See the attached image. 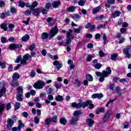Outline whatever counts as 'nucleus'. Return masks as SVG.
<instances>
[{"label": "nucleus", "mask_w": 131, "mask_h": 131, "mask_svg": "<svg viewBox=\"0 0 131 131\" xmlns=\"http://www.w3.org/2000/svg\"><path fill=\"white\" fill-rule=\"evenodd\" d=\"M47 99L48 100L46 99L45 103H46V104H50V103H51V101H53V100H54V96L52 95H48Z\"/></svg>", "instance_id": "nucleus-18"}, {"label": "nucleus", "mask_w": 131, "mask_h": 131, "mask_svg": "<svg viewBox=\"0 0 131 131\" xmlns=\"http://www.w3.org/2000/svg\"><path fill=\"white\" fill-rule=\"evenodd\" d=\"M12 78L13 80H18L20 78V76L19 74L15 73L12 76Z\"/></svg>", "instance_id": "nucleus-27"}, {"label": "nucleus", "mask_w": 131, "mask_h": 131, "mask_svg": "<svg viewBox=\"0 0 131 131\" xmlns=\"http://www.w3.org/2000/svg\"><path fill=\"white\" fill-rule=\"evenodd\" d=\"M35 71L34 70H32L31 72V73L30 74V76H31V77H34V76H35Z\"/></svg>", "instance_id": "nucleus-58"}, {"label": "nucleus", "mask_w": 131, "mask_h": 131, "mask_svg": "<svg viewBox=\"0 0 131 131\" xmlns=\"http://www.w3.org/2000/svg\"><path fill=\"white\" fill-rule=\"evenodd\" d=\"M111 114H112V111H111V110L106 112L102 119L103 122H108V121H109V119L110 118Z\"/></svg>", "instance_id": "nucleus-6"}, {"label": "nucleus", "mask_w": 131, "mask_h": 131, "mask_svg": "<svg viewBox=\"0 0 131 131\" xmlns=\"http://www.w3.org/2000/svg\"><path fill=\"white\" fill-rule=\"evenodd\" d=\"M71 33H72V30L69 29V31L67 33V38L74 39V36L72 35Z\"/></svg>", "instance_id": "nucleus-14"}, {"label": "nucleus", "mask_w": 131, "mask_h": 131, "mask_svg": "<svg viewBox=\"0 0 131 131\" xmlns=\"http://www.w3.org/2000/svg\"><path fill=\"white\" fill-rule=\"evenodd\" d=\"M103 97H104V95L102 93H100V94L95 93L92 95V98L93 99L97 98L98 99H102V98H103Z\"/></svg>", "instance_id": "nucleus-12"}, {"label": "nucleus", "mask_w": 131, "mask_h": 131, "mask_svg": "<svg viewBox=\"0 0 131 131\" xmlns=\"http://www.w3.org/2000/svg\"><path fill=\"white\" fill-rule=\"evenodd\" d=\"M21 60H22V56L19 55L17 57L15 63H20V62H21Z\"/></svg>", "instance_id": "nucleus-50"}, {"label": "nucleus", "mask_w": 131, "mask_h": 131, "mask_svg": "<svg viewBox=\"0 0 131 131\" xmlns=\"http://www.w3.org/2000/svg\"><path fill=\"white\" fill-rule=\"evenodd\" d=\"M30 37L29 36V35L26 34L21 38V40L24 42H26V41H28V40L30 39Z\"/></svg>", "instance_id": "nucleus-23"}, {"label": "nucleus", "mask_w": 131, "mask_h": 131, "mask_svg": "<svg viewBox=\"0 0 131 131\" xmlns=\"http://www.w3.org/2000/svg\"><path fill=\"white\" fill-rule=\"evenodd\" d=\"M10 12L11 13H16L17 12V9L15 8L14 7L12 6L11 7L10 9Z\"/></svg>", "instance_id": "nucleus-47"}, {"label": "nucleus", "mask_w": 131, "mask_h": 131, "mask_svg": "<svg viewBox=\"0 0 131 131\" xmlns=\"http://www.w3.org/2000/svg\"><path fill=\"white\" fill-rule=\"evenodd\" d=\"M6 92H7V90H6V88L5 87H3L0 89V98H2L4 94H6Z\"/></svg>", "instance_id": "nucleus-33"}, {"label": "nucleus", "mask_w": 131, "mask_h": 131, "mask_svg": "<svg viewBox=\"0 0 131 131\" xmlns=\"http://www.w3.org/2000/svg\"><path fill=\"white\" fill-rule=\"evenodd\" d=\"M112 16L113 18H116V17H119L120 16V11H116L113 14Z\"/></svg>", "instance_id": "nucleus-29"}, {"label": "nucleus", "mask_w": 131, "mask_h": 131, "mask_svg": "<svg viewBox=\"0 0 131 131\" xmlns=\"http://www.w3.org/2000/svg\"><path fill=\"white\" fill-rule=\"evenodd\" d=\"M58 32H59V30L58 29V28L57 27H54L52 28V30H51L49 32V34L50 35L49 37V39L51 40L54 36L55 35H57L58 34Z\"/></svg>", "instance_id": "nucleus-4"}, {"label": "nucleus", "mask_w": 131, "mask_h": 131, "mask_svg": "<svg viewBox=\"0 0 131 131\" xmlns=\"http://www.w3.org/2000/svg\"><path fill=\"white\" fill-rule=\"evenodd\" d=\"M98 110L99 112H101L102 113H105V112H106V111L105 110V108L104 107L99 108H98Z\"/></svg>", "instance_id": "nucleus-61"}, {"label": "nucleus", "mask_w": 131, "mask_h": 131, "mask_svg": "<svg viewBox=\"0 0 131 131\" xmlns=\"http://www.w3.org/2000/svg\"><path fill=\"white\" fill-rule=\"evenodd\" d=\"M101 9V6H98L97 7L93 9V14L96 15V14H98L99 12H100V10Z\"/></svg>", "instance_id": "nucleus-19"}, {"label": "nucleus", "mask_w": 131, "mask_h": 131, "mask_svg": "<svg viewBox=\"0 0 131 131\" xmlns=\"http://www.w3.org/2000/svg\"><path fill=\"white\" fill-rule=\"evenodd\" d=\"M52 6V4H51V3H46L45 7L46 9H50V8H51Z\"/></svg>", "instance_id": "nucleus-59"}, {"label": "nucleus", "mask_w": 131, "mask_h": 131, "mask_svg": "<svg viewBox=\"0 0 131 131\" xmlns=\"http://www.w3.org/2000/svg\"><path fill=\"white\" fill-rule=\"evenodd\" d=\"M111 68L110 67H108L105 69V71H103L102 73L100 72H97L95 73L96 75L97 76H98L99 77H101V76H104V77H107L108 75H110L111 74Z\"/></svg>", "instance_id": "nucleus-2"}, {"label": "nucleus", "mask_w": 131, "mask_h": 131, "mask_svg": "<svg viewBox=\"0 0 131 131\" xmlns=\"http://www.w3.org/2000/svg\"><path fill=\"white\" fill-rule=\"evenodd\" d=\"M79 119L78 117H73L70 121V124L72 125H76Z\"/></svg>", "instance_id": "nucleus-11"}, {"label": "nucleus", "mask_w": 131, "mask_h": 131, "mask_svg": "<svg viewBox=\"0 0 131 131\" xmlns=\"http://www.w3.org/2000/svg\"><path fill=\"white\" fill-rule=\"evenodd\" d=\"M92 59H93V56L91 55H88L86 58V61L91 62V61H92Z\"/></svg>", "instance_id": "nucleus-51"}, {"label": "nucleus", "mask_w": 131, "mask_h": 131, "mask_svg": "<svg viewBox=\"0 0 131 131\" xmlns=\"http://www.w3.org/2000/svg\"><path fill=\"white\" fill-rule=\"evenodd\" d=\"M75 9H76V7L70 6L68 8V11H69V13H73V12H75Z\"/></svg>", "instance_id": "nucleus-28"}, {"label": "nucleus", "mask_w": 131, "mask_h": 131, "mask_svg": "<svg viewBox=\"0 0 131 131\" xmlns=\"http://www.w3.org/2000/svg\"><path fill=\"white\" fill-rule=\"evenodd\" d=\"M18 94L23 95V88L21 86H18L17 88Z\"/></svg>", "instance_id": "nucleus-38"}, {"label": "nucleus", "mask_w": 131, "mask_h": 131, "mask_svg": "<svg viewBox=\"0 0 131 131\" xmlns=\"http://www.w3.org/2000/svg\"><path fill=\"white\" fill-rule=\"evenodd\" d=\"M68 65H70V69L71 70H72V69H74L75 64H74V62H73V60H72V59L69 60L68 61Z\"/></svg>", "instance_id": "nucleus-15"}, {"label": "nucleus", "mask_w": 131, "mask_h": 131, "mask_svg": "<svg viewBox=\"0 0 131 131\" xmlns=\"http://www.w3.org/2000/svg\"><path fill=\"white\" fill-rule=\"evenodd\" d=\"M17 49V44L12 43L9 45V49L11 51H14V50H16Z\"/></svg>", "instance_id": "nucleus-30"}, {"label": "nucleus", "mask_w": 131, "mask_h": 131, "mask_svg": "<svg viewBox=\"0 0 131 131\" xmlns=\"http://www.w3.org/2000/svg\"><path fill=\"white\" fill-rule=\"evenodd\" d=\"M7 129H8L9 130H11V129H12V126L14 125V121H13V120H12L10 118H8L7 119Z\"/></svg>", "instance_id": "nucleus-8"}, {"label": "nucleus", "mask_w": 131, "mask_h": 131, "mask_svg": "<svg viewBox=\"0 0 131 131\" xmlns=\"http://www.w3.org/2000/svg\"><path fill=\"white\" fill-rule=\"evenodd\" d=\"M130 50V46H128L126 48H125L123 50V53L125 55L126 57L128 58V59H130V54L129 53V50Z\"/></svg>", "instance_id": "nucleus-7"}, {"label": "nucleus", "mask_w": 131, "mask_h": 131, "mask_svg": "<svg viewBox=\"0 0 131 131\" xmlns=\"http://www.w3.org/2000/svg\"><path fill=\"white\" fill-rule=\"evenodd\" d=\"M11 86L13 88H16V86H19V82L17 80H12L11 83Z\"/></svg>", "instance_id": "nucleus-21"}, {"label": "nucleus", "mask_w": 131, "mask_h": 131, "mask_svg": "<svg viewBox=\"0 0 131 131\" xmlns=\"http://www.w3.org/2000/svg\"><path fill=\"white\" fill-rule=\"evenodd\" d=\"M102 38L103 40V45H106V43H107V36L105 34H103Z\"/></svg>", "instance_id": "nucleus-41"}, {"label": "nucleus", "mask_w": 131, "mask_h": 131, "mask_svg": "<svg viewBox=\"0 0 131 131\" xmlns=\"http://www.w3.org/2000/svg\"><path fill=\"white\" fill-rule=\"evenodd\" d=\"M54 66H56L57 71H59L62 67H63V64L58 60H55L53 62Z\"/></svg>", "instance_id": "nucleus-9"}, {"label": "nucleus", "mask_w": 131, "mask_h": 131, "mask_svg": "<svg viewBox=\"0 0 131 131\" xmlns=\"http://www.w3.org/2000/svg\"><path fill=\"white\" fill-rule=\"evenodd\" d=\"M116 94L117 95H119V93H120V88L119 86H117L116 87Z\"/></svg>", "instance_id": "nucleus-62"}, {"label": "nucleus", "mask_w": 131, "mask_h": 131, "mask_svg": "<svg viewBox=\"0 0 131 131\" xmlns=\"http://www.w3.org/2000/svg\"><path fill=\"white\" fill-rule=\"evenodd\" d=\"M80 83H81L80 81H79V80H76L74 82V84H75V85L78 86V88H79V86H80Z\"/></svg>", "instance_id": "nucleus-49"}, {"label": "nucleus", "mask_w": 131, "mask_h": 131, "mask_svg": "<svg viewBox=\"0 0 131 131\" xmlns=\"http://www.w3.org/2000/svg\"><path fill=\"white\" fill-rule=\"evenodd\" d=\"M32 13L33 15H34L36 17H38V16H39L40 13H41V9L40 8L34 9L32 11Z\"/></svg>", "instance_id": "nucleus-10"}, {"label": "nucleus", "mask_w": 131, "mask_h": 131, "mask_svg": "<svg viewBox=\"0 0 131 131\" xmlns=\"http://www.w3.org/2000/svg\"><path fill=\"white\" fill-rule=\"evenodd\" d=\"M124 128H128V126H129V124L127 122H125L123 124Z\"/></svg>", "instance_id": "nucleus-55"}, {"label": "nucleus", "mask_w": 131, "mask_h": 131, "mask_svg": "<svg viewBox=\"0 0 131 131\" xmlns=\"http://www.w3.org/2000/svg\"><path fill=\"white\" fill-rule=\"evenodd\" d=\"M45 122L46 125H50V124H51V122H52V119L47 118L45 119Z\"/></svg>", "instance_id": "nucleus-37"}, {"label": "nucleus", "mask_w": 131, "mask_h": 131, "mask_svg": "<svg viewBox=\"0 0 131 131\" xmlns=\"http://www.w3.org/2000/svg\"><path fill=\"white\" fill-rule=\"evenodd\" d=\"M61 5V1H54L52 3V6L53 8L54 9H57L59 8V6Z\"/></svg>", "instance_id": "nucleus-13"}, {"label": "nucleus", "mask_w": 131, "mask_h": 131, "mask_svg": "<svg viewBox=\"0 0 131 131\" xmlns=\"http://www.w3.org/2000/svg\"><path fill=\"white\" fill-rule=\"evenodd\" d=\"M55 100L57 102H62V101H64V98L61 95H58L55 97Z\"/></svg>", "instance_id": "nucleus-26"}, {"label": "nucleus", "mask_w": 131, "mask_h": 131, "mask_svg": "<svg viewBox=\"0 0 131 131\" xmlns=\"http://www.w3.org/2000/svg\"><path fill=\"white\" fill-rule=\"evenodd\" d=\"M85 3H86V0H79L78 2V5L80 6V7H83Z\"/></svg>", "instance_id": "nucleus-35"}, {"label": "nucleus", "mask_w": 131, "mask_h": 131, "mask_svg": "<svg viewBox=\"0 0 131 131\" xmlns=\"http://www.w3.org/2000/svg\"><path fill=\"white\" fill-rule=\"evenodd\" d=\"M41 38L43 40H47L49 38V34L47 32H43L41 35Z\"/></svg>", "instance_id": "nucleus-16"}, {"label": "nucleus", "mask_w": 131, "mask_h": 131, "mask_svg": "<svg viewBox=\"0 0 131 131\" xmlns=\"http://www.w3.org/2000/svg\"><path fill=\"white\" fill-rule=\"evenodd\" d=\"M38 3H37V2L35 1L33 3H32V5H31V9L32 10V9H34V8H36V6H38Z\"/></svg>", "instance_id": "nucleus-40"}, {"label": "nucleus", "mask_w": 131, "mask_h": 131, "mask_svg": "<svg viewBox=\"0 0 131 131\" xmlns=\"http://www.w3.org/2000/svg\"><path fill=\"white\" fill-rule=\"evenodd\" d=\"M88 126L90 127H92L93 125H94V124L95 123V121L93 120H92L91 119H87L86 120Z\"/></svg>", "instance_id": "nucleus-17"}, {"label": "nucleus", "mask_w": 131, "mask_h": 131, "mask_svg": "<svg viewBox=\"0 0 131 131\" xmlns=\"http://www.w3.org/2000/svg\"><path fill=\"white\" fill-rule=\"evenodd\" d=\"M34 121L36 124H38L39 123V118H38L37 117H35L34 118Z\"/></svg>", "instance_id": "nucleus-54"}, {"label": "nucleus", "mask_w": 131, "mask_h": 131, "mask_svg": "<svg viewBox=\"0 0 131 131\" xmlns=\"http://www.w3.org/2000/svg\"><path fill=\"white\" fill-rule=\"evenodd\" d=\"M54 86H55L57 90H59L62 88V84L60 83H55V84H54Z\"/></svg>", "instance_id": "nucleus-43"}, {"label": "nucleus", "mask_w": 131, "mask_h": 131, "mask_svg": "<svg viewBox=\"0 0 131 131\" xmlns=\"http://www.w3.org/2000/svg\"><path fill=\"white\" fill-rule=\"evenodd\" d=\"M71 18H72V19L74 20H77L78 19H80L81 16H79V14H74L73 15H72Z\"/></svg>", "instance_id": "nucleus-36"}, {"label": "nucleus", "mask_w": 131, "mask_h": 131, "mask_svg": "<svg viewBox=\"0 0 131 131\" xmlns=\"http://www.w3.org/2000/svg\"><path fill=\"white\" fill-rule=\"evenodd\" d=\"M93 101L92 100H88L85 102L81 103H78V104L75 102H73L72 103V106L73 107V108H76V109H80L81 107L83 108H85V107H88L89 106V104H90V103H92Z\"/></svg>", "instance_id": "nucleus-1"}, {"label": "nucleus", "mask_w": 131, "mask_h": 131, "mask_svg": "<svg viewBox=\"0 0 131 131\" xmlns=\"http://www.w3.org/2000/svg\"><path fill=\"white\" fill-rule=\"evenodd\" d=\"M24 124L22 123V121L21 120H19L18 121V126L17 127L18 128V131H20L21 128H23L24 127Z\"/></svg>", "instance_id": "nucleus-24"}, {"label": "nucleus", "mask_w": 131, "mask_h": 131, "mask_svg": "<svg viewBox=\"0 0 131 131\" xmlns=\"http://www.w3.org/2000/svg\"><path fill=\"white\" fill-rule=\"evenodd\" d=\"M34 49H35V44L33 43L29 46V49L30 51H31V52H32Z\"/></svg>", "instance_id": "nucleus-48"}, {"label": "nucleus", "mask_w": 131, "mask_h": 131, "mask_svg": "<svg viewBox=\"0 0 131 131\" xmlns=\"http://www.w3.org/2000/svg\"><path fill=\"white\" fill-rule=\"evenodd\" d=\"M81 30H82V26H79V28L78 29H74V32H75V33H77V34H78L79 33H80Z\"/></svg>", "instance_id": "nucleus-34"}, {"label": "nucleus", "mask_w": 131, "mask_h": 131, "mask_svg": "<svg viewBox=\"0 0 131 131\" xmlns=\"http://www.w3.org/2000/svg\"><path fill=\"white\" fill-rule=\"evenodd\" d=\"M94 67L96 69H100L102 67V64L101 63H96V64L94 65Z\"/></svg>", "instance_id": "nucleus-44"}, {"label": "nucleus", "mask_w": 131, "mask_h": 131, "mask_svg": "<svg viewBox=\"0 0 131 131\" xmlns=\"http://www.w3.org/2000/svg\"><path fill=\"white\" fill-rule=\"evenodd\" d=\"M99 80L100 82H103V81L105 80V76H101V77H100Z\"/></svg>", "instance_id": "nucleus-63"}, {"label": "nucleus", "mask_w": 131, "mask_h": 131, "mask_svg": "<svg viewBox=\"0 0 131 131\" xmlns=\"http://www.w3.org/2000/svg\"><path fill=\"white\" fill-rule=\"evenodd\" d=\"M118 57V55L117 53H115L111 56V59L112 61H116V59Z\"/></svg>", "instance_id": "nucleus-39"}, {"label": "nucleus", "mask_w": 131, "mask_h": 131, "mask_svg": "<svg viewBox=\"0 0 131 131\" xmlns=\"http://www.w3.org/2000/svg\"><path fill=\"white\" fill-rule=\"evenodd\" d=\"M6 108V104L0 102V115H3V111Z\"/></svg>", "instance_id": "nucleus-20"}, {"label": "nucleus", "mask_w": 131, "mask_h": 131, "mask_svg": "<svg viewBox=\"0 0 131 131\" xmlns=\"http://www.w3.org/2000/svg\"><path fill=\"white\" fill-rule=\"evenodd\" d=\"M41 12L43 15H47L48 14V10L46 9H41Z\"/></svg>", "instance_id": "nucleus-56"}, {"label": "nucleus", "mask_w": 131, "mask_h": 131, "mask_svg": "<svg viewBox=\"0 0 131 131\" xmlns=\"http://www.w3.org/2000/svg\"><path fill=\"white\" fill-rule=\"evenodd\" d=\"M57 118H58V117L57 116V115L53 116L51 119V121H52V122H54L55 123H56V122H57Z\"/></svg>", "instance_id": "nucleus-45"}, {"label": "nucleus", "mask_w": 131, "mask_h": 131, "mask_svg": "<svg viewBox=\"0 0 131 131\" xmlns=\"http://www.w3.org/2000/svg\"><path fill=\"white\" fill-rule=\"evenodd\" d=\"M1 42L3 43H6V42H7V38L5 37H2L1 38Z\"/></svg>", "instance_id": "nucleus-60"}, {"label": "nucleus", "mask_w": 131, "mask_h": 131, "mask_svg": "<svg viewBox=\"0 0 131 131\" xmlns=\"http://www.w3.org/2000/svg\"><path fill=\"white\" fill-rule=\"evenodd\" d=\"M17 101L22 102L23 101V94H18L16 97Z\"/></svg>", "instance_id": "nucleus-32"}, {"label": "nucleus", "mask_w": 131, "mask_h": 131, "mask_svg": "<svg viewBox=\"0 0 131 131\" xmlns=\"http://www.w3.org/2000/svg\"><path fill=\"white\" fill-rule=\"evenodd\" d=\"M60 123L63 125H65L67 123V120L64 117H61L60 118Z\"/></svg>", "instance_id": "nucleus-31"}, {"label": "nucleus", "mask_w": 131, "mask_h": 131, "mask_svg": "<svg viewBox=\"0 0 131 131\" xmlns=\"http://www.w3.org/2000/svg\"><path fill=\"white\" fill-rule=\"evenodd\" d=\"M29 59H31V56L29 54L27 53L23 57V58L20 60V63L21 65H27V61L29 60Z\"/></svg>", "instance_id": "nucleus-5"}, {"label": "nucleus", "mask_w": 131, "mask_h": 131, "mask_svg": "<svg viewBox=\"0 0 131 131\" xmlns=\"http://www.w3.org/2000/svg\"><path fill=\"white\" fill-rule=\"evenodd\" d=\"M82 113L80 111H76L74 112L73 115L75 117H78L79 119V115H81Z\"/></svg>", "instance_id": "nucleus-22"}, {"label": "nucleus", "mask_w": 131, "mask_h": 131, "mask_svg": "<svg viewBox=\"0 0 131 131\" xmlns=\"http://www.w3.org/2000/svg\"><path fill=\"white\" fill-rule=\"evenodd\" d=\"M22 116H23V117H25V118H27V117H28V115H29V114H28V113H27V112H24L22 114H21Z\"/></svg>", "instance_id": "nucleus-52"}, {"label": "nucleus", "mask_w": 131, "mask_h": 131, "mask_svg": "<svg viewBox=\"0 0 131 131\" xmlns=\"http://www.w3.org/2000/svg\"><path fill=\"white\" fill-rule=\"evenodd\" d=\"M46 85V83L42 80H38L33 84V86L36 90H42Z\"/></svg>", "instance_id": "nucleus-3"}, {"label": "nucleus", "mask_w": 131, "mask_h": 131, "mask_svg": "<svg viewBox=\"0 0 131 131\" xmlns=\"http://www.w3.org/2000/svg\"><path fill=\"white\" fill-rule=\"evenodd\" d=\"M29 21H30V18H28L27 20H24L23 21V23H24L26 24V25H29Z\"/></svg>", "instance_id": "nucleus-57"}, {"label": "nucleus", "mask_w": 131, "mask_h": 131, "mask_svg": "<svg viewBox=\"0 0 131 131\" xmlns=\"http://www.w3.org/2000/svg\"><path fill=\"white\" fill-rule=\"evenodd\" d=\"M21 106V104L19 102H16L15 104L14 105V109L15 110H18L19 108H20Z\"/></svg>", "instance_id": "nucleus-42"}, {"label": "nucleus", "mask_w": 131, "mask_h": 131, "mask_svg": "<svg viewBox=\"0 0 131 131\" xmlns=\"http://www.w3.org/2000/svg\"><path fill=\"white\" fill-rule=\"evenodd\" d=\"M87 79L89 80V81H93V76L91 74H88L87 75Z\"/></svg>", "instance_id": "nucleus-46"}, {"label": "nucleus", "mask_w": 131, "mask_h": 131, "mask_svg": "<svg viewBox=\"0 0 131 131\" xmlns=\"http://www.w3.org/2000/svg\"><path fill=\"white\" fill-rule=\"evenodd\" d=\"M1 29H3L4 31H7L8 30V24L3 23L1 25Z\"/></svg>", "instance_id": "nucleus-25"}, {"label": "nucleus", "mask_w": 131, "mask_h": 131, "mask_svg": "<svg viewBox=\"0 0 131 131\" xmlns=\"http://www.w3.org/2000/svg\"><path fill=\"white\" fill-rule=\"evenodd\" d=\"M12 108V106H11V103H9L6 105V110H10Z\"/></svg>", "instance_id": "nucleus-64"}, {"label": "nucleus", "mask_w": 131, "mask_h": 131, "mask_svg": "<svg viewBox=\"0 0 131 131\" xmlns=\"http://www.w3.org/2000/svg\"><path fill=\"white\" fill-rule=\"evenodd\" d=\"M18 5L20 8H24V7H25V2H20L18 3Z\"/></svg>", "instance_id": "nucleus-53"}]
</instances>
